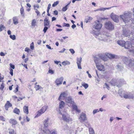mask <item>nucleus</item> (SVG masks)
<instances>
[{
	"mask_svg": "<svg viewBox=\"0 0 134 134\" xmlns=\"http://www.w3.org/2000/svg\"><path fill=\"white\" fill-rule=\"evenodd\" d=\"M105 27L109 30H112L114 29V25L110 21L106 22L105 24Z\"/></svg>",
	"mask_w": 134,
	"mask_h": 134,
	"instance_id": "6",
	"label": "nucleus"
},
{
	"mask_svg": "<svg viewBox=\"0 0 134 134\" xmlns=\"http://www.w3.org/2000/svg\"><path fill=\"white\" fill-rule=\"evenodd\" d=\"M4 87V83L3 82H2V83L1 85V87H0V89L1 90H3Z\"/></svg>",
	"mask_w": 134,
	"mask_h": 134,
	"instance_id": "46",
	"label": "nucleus"
},
{
	"mask_svg": "<svg viewBox=\"0 0 134 134\" xmlns=\"http://www.w3.org/2000/svg\"><path fill=\"white\" fill-rule=\"evenodd\" d=\"M116 68L119 71H121L123 68L122 65L120 63H119L116 66Z\"/></svg>",
	"mask_w": 134,
	"mask_h": 134,
	"instance_id": "21",
	"label": "nucleus"
},
{
	"mask_svg": "<svg viewBox=\"0 0 134 134\" xmlns=\"http://www.w3.org/2000/svg\"><path fill=\"white\" fill-rule=\"evenodd\" d=\"M116 6H114L113 7H112L109 8H99L100 11H104L106 9H109L111 8H112L114 7H116Z\"/></svg>",
	"mask_w": 134,
	"mask_h": 134,
	"instance_id": "33",
	"label": "nucleus"
},
{
	"mask_svg": "<svg viewBox=\"0 0 134 134\" xmlns=\"http://www.w3.org/2000/svg\"><path fill=\"white\" fill-rule=\"evenodd\" d=\"M81 85L85 89H87L88 87V84L84 82H82Z\"/></svg>",
	"mask_w": 134,
	"mask_h": 134,
	"instance_id": "35",
	"label": "nucleus"
},
{
	"mask_svg": "<svg viewBox=\"0 0 134 134\" xmlns=\"http://www.w3.org/2000/svg\"><path fill=\"white\" fill-rule=\"evenodd\" d=\"M59 113L58 114V116L59 118H61V116H62V119L64 121L68 123L71 122V121H72V119L66 113L65 114H63L61 113L60 110H59Z\"/></svg>",
	"mask_w": 134,
	"mask_h": 134,
	"instance_id": "3",
	"label": "nucleus"
},
{
	"mask_svg": "<svg viewBox=\"0 0 134 134\" xmlns=\"http://www.w3.org/2000/svg\"><path fill=\"white\" fill-rule=\"evenodd\" d=\"M25 51L26 52H29V48L27 47H26L25 49Z\"/></svg>",
	"mask_w": 134,
	"mask_h": 134,
	"instance_id": "61",
	"label": "nucleus"
},
{
	"mask_svg": "<svg viewBox=\"0 0 134 134\" xmlns=\"http://www.w3.org/2000/svg\"><path fill=\"white\" fill-rule=\"evenodd\" d=\"M67 95V92L66 91L62 92L59 97L58 100L59 101L62 100L64 99Z\"/></svg>",
	"mask_w": 134,
	"mask_h": 134,
	"instance_id": "12",
	"label": "nucleus"
},
{
	"mask_svg": "<svg viewBox=\"0 0 134 134\" xmlns=\"http://www.w3.org/2000/svg\"><path fill=\"white\" fill-rule=\"evenodd\" d=\"M42 134H51V131L47 128L44 129L43 127L42 128Z\"/></svg>",
	"mask_w": 134,
	"mask_h": 134,
	"instance_id": "17",
	"label": "nucleus"
},
{
	"mask_svg": "<svg viewBox=\"0 0 134 134\" xmlns=\"http://www.w3.org/2000/svg\"><path fill=\"white\" fill-rule=\"evenodd\" d=\"M122 59L124 63L128 65L130 59H129L126 57H122Z\"/></svg>",
	"mask_w": 134,
	"mask_h": 134,
	"instance_id": "22",
	"label": "nucleus"
},
{
	"mask_svg": "<svg viewBox=\"0 0 134 134\" xmlns=\"http://www.w3.org/2000/svg\"><path fill=\"white\" fill-rule=\"evenodd\" d=\"M68 6V5H66L65 7L63 8H62V11L63 12L65 11L68 8L67 7Z\"/></svg>",
	"mask_w": 134,
	"mask_h": 134,
	"instance_id": "47",
	"label": "nucleus"
},
{
	"mask_svg": "<svg viewBox=\"0 0 134 134\" xmlns=\"http://www.w3.org/2000/svg\"><path fill=\"white\" fill-rule=\"evenodd\" d=\"M99 60V59L97 57H96L94 58V61L96 64V65H97V64H99L98 63Z\"/></svg>",
	"mask_w": 134,
	"mask_h": 134,
	"instance_id": "39",
	"label": "nucleus"
},
{
	"mask_svg": "<svg viewBox=\"0 0 134 134\" xmlns=\"http://www.w3.org/2000/svg\"><path fill=\"white\" fill-rule=\"evenodd\" d=\"M62 64L64 66H65L66 65H69L70 64V62L68 61H66L63 62L62 63Z\"/></svg>",
	"mask_w": 134,
	"mask_h": 134,
	"instance_id": "34",
	"label": "nucleus"
},
{
	"mask_svg": "<svg viewBox=\"0 0 134 134\" xmlns=\"http://www.w3.org/2000/svg\"><path fill=\"white\" fill-rule=\"evenodd\" d=\"M51 134H57V132L55 130H53L51 132Z\"/></svg>",
	"mask_w": 134,
	"mask_h": 134,
	"instance_id": "43",
	"label": "nucleus"
},
{
	"mask_svg": "<svg viewBox=\"0 0 134 134\" xmlns=\"http://www.w3.org/2000/svg\"><path fill=\"white\" fill-rule=\"evenodd\" d=\"M48 72L51 74H53L54 73V71L51 69H49V70Z\"/></svg>",
	"mask_w": 134,
	"mask_h": 134,
	"instance_id": "53",
	"label": "nucleus"
},
{
	"mask_svg": "<svg viewBox=\"0 0 134 134\" xmlns=\"http://www.w3.org/2000/svg\"><path fill=\"white\" fill-rule=\"evenodd\" d=\"M13 70L12 69H11L10 70V74H11V75L12 76L13 75Z\"/></svg>",
	"mask_w": 134,
	"mask_h": 134,
	"instance_id": "54",
	"label": "nucleus"
},
{
	"mask_svg": "<svg viewBox=\"0 0 134 134\" xmlns=\"http://www.w3.org/2000/svg\"><path fill=\"white\" fill-rule=\"evenodd\" d=\"M19 110L17 108H15L13 110L14 113H16L17 114H19L20 113Z\"/></svg>",
	"mask_w": 134,
	"mask_h": 134,
	"instance_id": "36",
	"label": "nucleus"
},
{
	"mask_svg": "<svg viewBox=\"0 0 134 134\" xmlns=\"http://www.w3.org/2000/svg\"><path fill=\"white\" fill-rule=\"evenodd\" d=\"M111 17L112 19L115 22L118 23L119 21V16L113 13L111 15Z\"/></svg>",
	"mask_w": 134,
	"mask_h": 134,
	"instance_id": "14",
	"label": "nucleus"
},
{
	"mask_svg": "<svg viewBox=\"0 0 134 134\" xmlns=\"http://www.w3.org/2000/svg\"><path fill=\"white\" fill-rule=\"evenodd\" d=\"M128 65L130 67L134 65V60L130 59Z\"/></svg>",
	"mask_w": 134,
	"mask_h": 134,
	"instance_id": "27",
	"label": "nucleus"
},
{
	"mask_svg": "<svg viewBox=\"0 0 134 134\" xmlns=\"http://www.w3.org/2000/svg\"><path fill=\"white\" fill-rule=\"evenodd\" d=\"M13 23L15 25H16L18 23V18L16 16H15L13 17Z\"/></svg>",
	"mask_w": 134,
	"mask_h": 134,
	"instance_id": "28",
	"label": "nucleus"
},
{
	"mask_svg": "<svg viewBox=\"0 0 134 134\" xmlns=\"http://www.w3.org/2000/svg\"><path fill=\"white\" fill-rule=\"evenodd\" d=\"M48 108L47 106L45 105L42 107V108L38 112L37 115L35 117H37L40 116L41 114L44 113Z\"/></svg>",
	"mask_w": 134,
	"mask_h": 134,
	"instance_id": "7",
	"label": "nucleus"
},
{
	"mask_svg": "<svg viewBox=\"0 0 134 134\" xmlns=\"http://www.w3.org/2000/svg\"><path fill=\"white\" fill-rule=\"evenodd\" d=\"M82 58L80 57V58H77V64L78 68L79 69H81L82 68L81 66Z\"/></svg>",
	"mask_w": 134,
	"mask_h": 134,
	"instance_id": "15",
	"label": "nucleus"
},
{
	"mask_svg": "<svg viewBox=\"0 0 134 134\" xmlns=\"http://www.w3.org/2000/svg\"><path fill=\"white\" fill-rule=\"evenodd\" d=\"M49 119L48 118H47L46 119L44 120L43 122V124L44 126L43 127L44 128V129L47 128L48 125H49Z\"/></svg>",
	"mask_w": 134,
	"mask_h": 134,
	"instance_id": "16",
	"label": "nucleus"
},
{
	"mask_svg": "<svg viewBox=\"0 0 134 134\" xmlns=\"http://www.w3.org/2000/svg\"><path fill=\"white\" fill-rule=\"evenodd\" d=\"M107 97V96L106 95H104L102 98L101 100H103V99L106 98Z\"/></svg>",
	"mask_w": 134,
	"mask_h": 134,
	"instance_id": "59",
	"label": "nucleus"
},
{
	"mask_svg": "<svg viewBox=\"0 0 134 134\" xmlns=\"http://www.w3.org/2000/svg\"><path fill=\"white\" fill-rule=\"evenodd\" d=\"M125 81L123 79H118L116 80L115 79H113L110 82V83L113 86L116 85L118 86L119 85H121L125 83Z\"/></svg>",
	"mask_w": 134,
	"mask_h": 134,
	"instance_id": "4",
	"label": "nucleus"
},
{
	"mask_svg": "<svg viewBox=\"0 0 134 134\" xmlns=\"http://www.w3.org/2000/svg\"><path fill=\"white\" fill-rule=\"evenodd\" d=\"M107 56L110 59L116 58L117 57V56L116 55L110 54H108Z\"/></svg>",
	"mask_w": 134,
	"mask_h": 134,
	"instance_id": "29",
	"label": "nucleus"
},
{
	"mask_svg": "<svg viewBox=\"0 0 134 134\" xmlns=\"http://www.w3.org/2000/svg\"><path fill=\"white\" fill-rule=\"evenodd\" d=\"M5 28V27L2 24H1L0 25V31H2Z\"/></svg>",
	"mask_w": 134,
	"mask_h": 134,
	"instance_id": "40",
	"label": "nucleus"
},
{
	"mask_svg": "<svg viewBox=\"0 0 134 134\" xmlns=\"http://www.w3.org/2000/svg\"><path fill=\"white\" fill-rule=\"evenodd\" d=\"M9 65L13 69H14L15 68V66L14 65L12 64H10Z\"/></svg>",
	"mask_w": 134,
	"mask_h": 134,
	"instance_id": "56",
	"label": "nucleus"
},
{
	"mask_svg": "<svg viewBox=\"0 0 134 134\" xmlns=\"http://www.w3.org/2000/svg\"><path fill=\"white\" fill-rule=\"evenodd\" d=\"M93 35L99 40L106 41L110 36L109 34L104 32L100 33L99 31H93Z\"/></svg>",
	"mask_w": 134,
	"mask_h": 134,
	"instance_id": "1",
	"label": "nucleus"
},
{
	"mask_svg": "<svg viewBox=\"0 0 134 134\" xmlns=\"http://www.w3.org/2000/svg\"><path fill=\"white\" fill-rule=\"evenodd\" d=\"M64 26L67 27H69L70 26V25L69 24H67L66 23H64Z\"/></svg>",
	"mask_w": 134,
	"mask_h": 134,
	"instance_id": "55",
	"label": "nucleus"
},
{
	"mask_svg": "<svg viewBox=\"0 0 134 134\" xmlns=\"http://www.w3.org/2000/svg\"><path fill=\"white\" fill-rule=\"evenodd\" d=\"M97 69L100 71H104L105 70L104 67L102 65L99 64L96 65Z\"/></svg>",
	"mask_w": 134,
	"mask_h": 134,
	"instance_id": "19",
	"label": "nucleus"
},
{
	"mask_svg": "<svg viewBox=\"0 0 134 134\" xmlns=\"http://www.w3.org/2000/svg\"><path fill=\"white\" fill-rule=\"evenodd\" d=\"M59 2L58 1H57L54 2L53 4H52V6L53 7H55L59 4Z\"/></svg>",
	"mask_w": 134,
	"mask_h": 134,
	"instance_id": "42",
	"label": "nucleus"
},
{
	"mask_svg": "<svg viewBox=\"0 0 134 134\" xmlns=\"http://www.w3.org/2000/svg\"><path fill=\"white\" fill-rule=\"evenodd\" d=\"M30 47L31 49L32 50H33L34 48V43L33 42H32L30 46Z\"/></svg>",
	"mask_w": 134,
	"mask_h": 134,
	"instance_id": "45",
	"label": "nucleus"
},
{
	"mask_svg": "<svg viewBox=\"0 0 134 134\" xmlns=\"http://www.w3.org/2000/svg\"><path fill=\"white\" fill-rule=\"evenodd\" d=\"M105 85L106 86V87L107 88L108 90H109V86L106 83H105Z\"/></svg>",
	"mask_w": 134,
	"mask_h": 134,
	"instance_id": "60",
	"label": "nucleus"
},
{
	"mask_svg": "<svg viewBox=\"0 0 134 134\" xmlns=\"http://www.w3.org/2000/svg\"><path fill=\"white\" fill-rule=\"evenodd\" d=\"M9 132L10 134H14L15 132L14 130L11 129Z\"/></svg>",
	"mask_w": 134,
	"mask_h": 134,
	"instance_id": "48",
	"label": "nucleus"
},
{
	"mask_svg": "<svg viewBox=\"0 0 134 134\" xmlns=\"http://www.w3.org/2000/svg\"><path fill=\"white\" fill-rule=\"evenodd\" d=\"M35 9L36 10L35 12L37 13V15H38L40 13V12L37 9Z\"/></svg>",
	"mask_w": 134,
	"mask_h": 134,
	"instance_id": "57",
	"label": "nucleus"
},
{
	"mask_svg": "<svg viewBox=\"0 0 134 134\" xmlns=\"http://www.w3.org/2000/svg\"><path fill=\"white\" fill-rule=\"evenodd\" d=\"M0 55L1 56H4L5 55V54L2 52L0 53Z\"/></svg>",
	"mask_w": 134,
	"mask_h": 134,
	"instance_id": "63",
	"label": "nucleus"
},
{
	"mask_svg": "<svg viewBox=\"0 0 134 134\" xmlns=\"http://www.w3.org/2000/svg\"><path fill=\"white\" fill-rule=\"evenodd\" d=\"M99 112V110L98 109H95L94 110L93 112V114H94L96 113L97 112Z\"/></svg>",
	"mask_w": 134,
	"mask_h": 134,
	"instance_id": "44",
	"label": "nucleus"
},
{
	"mask_svg": "<svg viewBox=\"0 0 134 134\" xmlns=\"http://www.w3.org/2000/svg\"><path fill=\"white\" fill-rule=\"evenodd\" d=\"M86 72L88 74L89 77L90 78H91L92 76L91 74L89 73V72L88 71H87Z\"/></svg>",
	"mask_w": 134,
	"mask_h": 134,
	"instance_id": "58",
	"label": "nucleus"
},
{
	"mask_svg": "<svg viewBox=\"0 0 134 134\" xmlns=\"http://www.w3.org/2000/svg\"><path fill=\"white\" fill-rule=\"evenodd\" d=\"M63 80V77L57 79L55 81V85L57 86H59L62 84Z\"/></svg>",
	"mask_w": 134,
	"mask_h": 134,
	"instance_id": "9",
	"label": "nucleus"
},
{
	"mask_svg": "<svg viewBox=\"0 0 134 134\" xmlns=\"http://www.w3.org/2000/svg\"><path fill=\"white\" fill-rule=\"evenodd\" d=\"M59 109H62L64 108L65 106V103L63 101L61 100L59 103Z\"/></svg>",
	"mask_w": 134,
	"mask_h": 134,
	"instance_id": "25",
	"label": "nucleus"
},
{
	"mask_svg": "<svg viewBox=\"0 0 134 134\" xmlns=\"http://www.w3.org/2000/svg\"><path fill=\"white\" fill-rule=\"evenodd\" d=\"M10 37L13 40H14L16 39V36L15 35H10Z\"/></svg>",
	"mask_w": 134,
	"mask_h": 134,
	"instance_id": "41",
	"label": "nucleus"
},
{
	"mask_svg": "<svg viewBox=\"0 0 134 134\" xmlns=\"http://www.w3.org/2000/svg\"><path fill=\"white\" fill-rule=\"evenodd\" d=\"M131 32L128 29H124L123 33L121 35L122 37H127L129 36L131 34Z\"/></svg>",
	"mask_w": 134,
	"mask_h": 134,
	"instance_id": "10",
	"label": "nucleus"
},
{
	"mask_svg": "<svg viewBox=\"0 0 134 134\" xmlns=\"http://www.w3.org/2000/svg\"><path fill=\"white\" fill-rule=\"evenodd\" d=\"M79 119L81 122H85L87 120V118L86 116V114L83 113H82L81 114Z\"/></svg>",
	"mask_w": 134,
	"mask_h": 134,
	"instance_id": "8",
	"label": "nucleus"
},
{
	"mask_svg": "<svg viewBox=\"0 0 134 134\" xmlns=\"http://www.w3.org/2000/svg\"><path fill=\"white\" fill-rule=\"evenodd\" d=\"M123 97L125 98L133 99L134 96L130 92H126L124 93Z\"/></svg>",
	"mask_w": 134,
	"mask_h": 134,
	"instance_id": "11",
	"label": "nucleus"
},
{
	"mask_svg": "<svg viewBox=\"0 0 134 134\" xmlns=\"http://www.w3.org/2000/svg\"><path fill=\"white\" fill-rule=\"evenodd\" d=\"M37 22L36 20L35 19H33L32 21L31 25L32 26L35 27L36 25Z\"/></svg>",
	"mask_w": 134,
	"mask_h": 134,
	"instance_id": "30",
	"label": "nucleus"
},
{
	"mask_svg": "<svg viewBox=\"0 0 134 134\" xmlns=\"http://www.w3.org/2000/svg\"><path fill=\"white\" fill-rule=\"evenodd\" d=\"M20 12L21 14L23 16H24V9L23 8V7H22L20 9Z\"/></svg>",
	"mask_w": 134,
	"mask_h": 134,
	"instance_id": "37",
	"label": "nucleus"
},
{
	"mask_svg": "<svg viewBox=\"0 0 134 134\" xmlns=\"http://www.w3.org/2000/svg\"><path fill=\"white\" fill-rule=\"evenodd\" d=\"M69 51L72 54H74L75 52L74 51L73 49H70Z\"/></svg>",
	"mask_w": 134,
	"mask_h": 134,
	"instance_id": "51",
	"label": "nucleus"
},
{
	"mask_svg": "<svg viewBox=\"0 0 134 134\" xmlns=\"http://www.w3.org/2000/svg\"><path fill=\"white\" fill-rule=\"evenodd\" d=\"M12 104L9 102V101H7L5 106V109L8 110V108L12 107Z\"/></svg>",
	"mask_w": 134,
	"mask_h": 134,
	"instance_id": "23",
	"label": "nucleus"
},
{
	"mask_svg": "<svg viewBox=\"0 0 134 134\" xmlns=\"http://www.w3.org/2000/svg\"><path fill=\"white\" fill-rule=\"evenodd\" d=\"M117 43L119 45L124 47L125 43V41L124 40H119L117 41Z\"/></svg>",
	"mask_w": 134,
	"mask_h": 134,
	"instance_id": "26",
	"label": "nucleus"
},
{
	"mask_svg": "<svg viewBox=\"0 0 134 134\" xmlns=\"http://www.w3.org/2000/svg\"><path fill=\"white\" fill-rule=\"evenodd\" d=\"M102 26V24L99 21L97 20L95 21L93 25V27L95 29L99 30L101 29Z\"/></svg>",
	"mask_w": 134,
	"mask_h": 134,
	"instance_id": "5",
	"label": "nucleus"
},
{
	"mask_svg": "<svg viewBox=\"0 0 134 134\" xmlns=\"http://www.w3.org/2000/svg\"><path fill=\"white\" fill-rule=\"evenodd\" d=\"M9 122L13 125H15L17 123V121L13 119H10L9 120Z\"/></svg>",
	"mask_w": 134,
	"mask_h": 134,
	"instance_id": "32",
	"label": "nucleus"
},
{
	"mask_svg": "<svg viewBox=\"0 0 134 134\" xmlns=\"http://www.w3.org/2000/svg\"><path fill=\"white\" fill-rule=\"evenodd\" d=\"M65 101L67 104H72L74 102L73 99L71 97L69 96L66 97L65 98Z\"/></svg>",
	"mask_w": 134,
	"mask_h": 134,
	"instance_id": "13",
	"label": "nucleus"
},
{
	"mask_svg": "<svg viewBox=\"0 0 134 134\" xmlns=\"http://www.w3.org/2000/svg\"><path fill=\"white\" fill-rule=\"evenodd\" d=\"M24 112L26 114L29 113L28 107L27 106H24L23 108Z\"/></svg>",
	"mask_w": 134,
	"mask_h": 134,
	"instance_id": "31",
	"label": "nucleus"
},
{
	"mask_svg": "<svg viewBox=\"0 0 134 134\" xmlns=\"http://www.w3.org/2000/svg\"><path fill=\"white\" fill-rule=\"evenodd\" d=\"M132 31L131 33L132 34H134V26H133L132 28Z\"/></svg>",
	"mask_w": 134,
	"mask_h": 134,
	"instance_id": "64",
	"label": "nucleus"
},
{
	"mask_svg": "<svg viewBox=\"0 0 134 134\" xmlns=\"http://www.w3.org/2000/svg\"><path fill=\"white\" fill-rule=\"evenodd\" d=\"M132 15L131 13L130 12H125L123 14L120 15V18L125 23H128L130 20L134 24V18H131Z\"/></svg>",
	"mask_w": 134,
	"mask_h": 134,
	"instance_id": "2",
	"label": "nucleus"
},
{
	"mask_svg": "<svg viewBox=\"0 0 134 134\" xmlns=\"http://www.w3.org/2000/svg\"><path fill=\"white\" fill-rule=\"evenodd\" d=\"M0 120H2L3 121H5V118L2 116H0Z\"/></svg>",
	"mask_w": 134,
	"mask_h": 134,
	"instance_id": "52",
	"label": "nucleus"
},
{
	"mask_svg": "<svg viewBox=\"0 0 134 134\" xmlns=\"http://www.w3.org/2000/svg\"><path fill=\"white\" fill-rule=\"evenodd\" d=\"M44 26L49 27V22L47 18H46L44 20Z\"/></svg>",
	"mask_w": 134,
	"mask_h": 134,
	"instance_id": "24",
	"label": "nucleus"
},
{
	"mask_svg": "<svg viewBox=\"0 0 134 134\" xmlns=\"http://www.w3.org/2000/svg\"><path fill=\"white\" fill-rule=\"evenodd\" d=\"M34 7L35 8H39V6L37 4L36 5H34Z\"/></svg>",
	"mask_w": 134,
	"mask_h": 134,
	"instance_id": "62",
	"label": "nucleus"
},
{
	"mask_svg": "<svg viewBox=\"0 0 134 134\" xmlns=\"http://www.w3.org/2000/svg\"><path fill=\"white\" fill-rule=\"evenodd\" d=\"M126 49H129L131 48L132 47V46L130 42L129 41H127L126 42L125 41V43L124 47Z\"/></svg>",
	"mask_w": 134,
	"mask_h": 134,
	"instance_id": "18",
	"label": "nucleus"
},
{
	"mask_svg": "<svg viewBox=\"0 0 134 134\" xmlns=\"http://www.w3.org/2000/svg\"><path fill=\"white\" fill-rule=\"evenodd\" d=\"M41 87L38 85H36V86L35 87V88H36V90H38L40 88V87Z\"/></svg>",
	"mask_w": 134,
	"mask_h": 134,
	"instance_id": "49",
	"label": "nucleus"
},
{
	"mask_svg": "<svg viewBox=\"0 0 134 134\" xmlns=\"http://www.w3.org/2000/svg\"><path fill=\"white\" fill-rule=\"evenodd\" d=\"M90 134H94V131L92 128H89V129Z\"/></svg>",
	"mask_w": 134,
	"mask_h": 134,
	"instance_id": "38",
	"label": "nucleus"
},
{
	"mask_svg": "<svg viewBox=\"0 0 134 134\" xmlns=\"http://www.w3.org/2000/svg\"><path fill=\"white\" fill-rule=\"evenodd\" d=\"M45 27H44V29L43 30V31L44 33H45L47 30L48 29V27L46 26H45Z\"/></svg>",
	"mask_w": 134,
	"mask_h": 134,
	"instance_id": "50",
	"label": "nucleus"
},
{
	"mask_svg": "<svg viewBox=\"0 0 134 134\" xmlns=\"http://www.w3.org/2000/svg\"><path fill=\"white\" fill-rule=\"evenodd\" d=\"M71 104L72 105V108L73 110H75L78 113H80L81 112V111L77 108L76 104L75 102Z\"/></svg>",
	"mask_w": 134,
	"mask_h": 134,
	"instance_id": "20",
	"label": "nucleus"
}]
</instances>
